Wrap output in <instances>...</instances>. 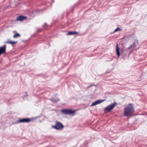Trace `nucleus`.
I'll list each match as a JSON object with an SVG mask.
<instances>
[{
  "label": "nucleus",
  "instance_id": "f257e3e1",
  "mask_svg": "<svg viewBox=\"0 0 147 147\" xmlns=\"http://www.w3.org/2000/svg\"><path fill=\"white\" fill-rule=\"evenodd\" d=\"M134 112V109L132 104H129L124 108V115L127 117L131 116Z\"/></svg>",
  "mask_w": 147,
  "mask_h": 147
},
{
  "label": "nucleus",
  "instance_id": "f03ea898",
  "mask_svg": "<svg viewBox=\"0 0 147 147\" xmlns=\"http://www.w3.org/2000/svg\"><path fill=\"white\" fill-rule=\"evenodd\" d=\"M117 104L116 102L113 103L110 105H108L104 109V111L106 112L110 111Z\"/></svg>",
  "mask_w": 147,
  "mask_h": 147
},
{
  "label": "nucleus",
  "instance_id": "7ed1b4c3",
  "mask_svg": "<svg viewBox=\"0 0 147 147\" xmlns=\"http://www.w3.org/2000/svg\"><path fill=\"white\" fill-rule=\"evenodd\" d=\"M61 112L66 115H71L74 113L76 111L69 109H63L61 110Z\"/></svg>",
  "mask_w": 147,
  "mask_h": 147
},
{
  "label": "nucleus",
  "instance_id": "20e7f679",
  "mask_svg": "<svg viewBox=\"0 0 147 147\" xmlns=\"http://www.w3.org/2000/svg\"><path fill=\"white\" fill-rule=\"evenodd\" d=\"M63 126L62 124L59 122H57L55 125L52 126L53 128H54L56 129H62Z\"/></svg>",
  "mask_w": 147,
  "mask_h": 147
},
{
  "label": "nucleus",
  "instance_id": "39448f33",
  "mask_svg": "<svg viewBox=\"0 0 147 147\" xmlns=\"http://www.w3.org/2000/svg\"><path fill=\"white\" fill-rule=\"evenodd\" d=\"M30 121V120L28 118L22 119L16 122V123H28Z\"/></svg>",
  "mask_w": 147,
  "mask_h": 147
},
{
  "label": "nucleus",
  "instance_id": "423d86ee",
  "mask_svg": "<svg viewBox=\"0 0 147 147\" xmlns=\"http://www.w3.org/2000/svg\"><path fill=\"white\" fill-rule=\"evenodd\" d=\"M6 45H3L2 47H0V55L5 51Z\"/></svg>",
  "mask_w": 147,
  "mask_h": 147
},
{
  "label": "nucleus",
  "instance_id": "0eeeda50",
  "mask_svg": "<svg viewBox=\"0 0 147 147\" xmlns=\"http://www.w3.org/2000/svg\"><path fill=\"white\" fill-rule=\"evenodd\" d=\"M105 100L99 99L93 102L91 105V106H94L102 103Z\"/></svg>",
  "mask_w": 147,
  "mask_h": 147
},
{
  "label": "nucleus",
  "instance_id": "6e6552de",
  "mask_svg": "<svg viewBox=\"0 0 147 147\" xmlns=\"http://www.w3.org/2000/svg\"><path fill=\"white\" fill-rule=\"evenodd\" d=\"M27 18V17L26 16H24L21 15L17 17L16 20L18 21H22Z\"/></svg>",
  "mask_w": 147,
  "mask_h": 147
},
{
  "label": "nucleus",
  "instance_id": "1a4fd4ad",
  "mask_svg": "<svg viewBox=\"0 0 147 147\" xmlns=\"http://www.w3.org/2000/svg\"><path fill=\"white\" fill-rule=\"evenodd\" d=\"M17 43V41H12L10 39H9L8 40L5 42V43H9L11 45L16 44Z\"/></svg>",
  "mask_w": 147,
  "mask_h": 147
},
{
  "label": "nucleus",
  "instance_id": "9d476101",
  "mask_svg": "<svg viewBox=\"0 0 147 147\" xmlns=\"http://www.w3.org/2000/svg\"><path fill=\"white\" fill-rule=\"evenodd\" d=\"M119 50L120 48L119 47H118V45L117 44L116 47V51L117 55L118 57H119L120 55Z\"/></svg>",
  "mask_w": 147,
  "mask_h": 147
},
{
  "label": "nucleus",
  "instance_id": "9b49d317",
  "mask_svg": "<svg viewBox=\"0 0 147 147\" xmlns=\"http://www.w3.org/2000/svg\"><path fill=\"white\" fill-rule=\"evenodd\" d=\"M74 34H76L77 35H78V32H77L76 31H74V32L70 31V32H68L67 35H74Z\"/></svg>",
  "mask_w": 147,
  "mask_h": 147
},
{
  "label": "nucleus",
  "instance_id": "f8f14e48",
  "mask_svg": "<svg viewBox=\"0 0 147 147\" xmlns=\"http://www.w3.org/2000/svg\"><path fill=\"white\" fill-rule=\"evenodd\" d=\"M51 100L52 102H56L58 101H59V99L58 98L57 99L52 98L51 99Z\"/></svg>",
  "mask_w": 147,
  "mask_h": 147
},
{
  "label": "nucleus",
  "instance_id": "ddd939ff",
  "mask_svg": "<svg viewBox=\"0 0 147 147\" xmlns=\"http://www.w3.org/2000/svg\"><path fill=\"white\" fill-rule=\"evenodd\" d=\"M20 36V34L18 33H17L13 36V37L14 38H16L17 37H19Z\"/></svg>",
  "mask_w": 147,
  "mask_h": 147
},
{
  "label": "nucleus",
  "instance_id": "4468645a",
  "mask_svg": "<svg viewBox=\"0 0 147 147\" xmlns=\"http://www.w3.org/2000/svg\"><path fill=\"white\" fill-rule=\"evenodd\" d=\"M121 30V29H120V28H117L115 30H114V31L113 32V33H114L117 31H120Z\"/></svg>",
  "mask_w": 147,
  "mask_h": 147
},
{
  "label": "nucleus",
  "instance_id": "2eb2a0df",
  "mask_svg": "<svg viewBox=\"0 0 147 147\" xmlns=\"http://www.w3.org/2000/svg\"><path fill=\"white\" fill-rule=\"evenodd\" d=\"M132 47V46L131 45L128 48V49H130Z\"/></svg>",
  "mask_w": 147,
  "mask_h": 147
}]
</instances>
